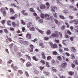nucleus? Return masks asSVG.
<instances>
[{
  "instance_id": "1",
  "label": "nucleus",
  "mask_w": 78,
  "mask_h": 78,
  "mask_svg": "<svg viewBox=\"0 0 78 78\" xmlns=\"http://www.w3.org/2000/svg\"><path fill=\"white\" fill-rule=\"evenodd\" d=\"M40 16L42 19H45L46 20H50V19H53V17L51 16L50 15L47 13H45L44 14L41 13L40 14Z\"/></svg>"
},
{
  "instance_id": "2",
  "label": "nucleus",
  "mask_w": 78,
  "mask_h": 78,
  "mask_svg": "<svg viewBox=\"0 0 78 78\" xmlns=\"http://www.w3.org/2000/svg\"><path fill=\"white\" fill-rule=\"evenodd\" d=\"M69 23H74V25H78V21L76 20H71L69 22Z\"/></svg>"
},
{
  "instance_id": "3",
  "label": "nucleus",
  "mask_w": 78,
  "mask_h": 78,
  "mask_svg": "<svg viewBox=\"0 0 78 78\" xmlns=\"http://www.w3.org/2000/svg\"><path fill=\"white\" fill-rule=\"evenodd\" d=\"M19 42L21 43V44H25V42H26V41H23V38L19 37Z\"/></svg>"
},
{
  "instance_id": "4",
  "label": "nucleus",
  "mask_w": 78,
  "mask_h": 78,
  "mask_svg": "<svg viewBox=\"0 0 78 78\" xmlns=\"http://www.w3.org/2000/svg\"><path fill=\"white\" fill-rule=\"evenodd\" d=\"M11 67L12 68V69H13L14 71H17V70H18V68L17 67L15 66H14V64H12L11 65Z\"/></svg>"
},
{
  "instance_id": "5",
  "label": "nucleus",
  "mask_w": 78,
  "mask_h": 78,
  "mask_svg": "<svg viewBox=\"0 0 78 78\" xmlns=\"http://www.w3.org/2000/svg\"><path fill=\"white\" fill-rule=\"evenodd\" d=\"M50 45L51 47L53 48H57L58 46H57V45L56 44H53L52 43H50Z\"/></svg>"
},
{
  "instance_id": "6",
  "label": "nucleus",
  "mask_w": 78,
  "mask_h": 78,
  "mask_svg": "<svg viewBox=\"0 0 78 78\" xmlns=\"http://www.w3.org/2000/svg\"><path fill=\"white\" fill-rule=\"evenodd\" d=\"M67 65V63L65 62H63L62 63V67L64 68V67H66V66Z\"/></svg>"
},
{
  "instance_id": "7",
  "label": "nucleus",
  "mask_w": 78,
  "mask_h": 78,
  "mask_svg": "<svg viewBox=\"0 0 78 78\" xmlns=\"http://www.w3.org/2000/svg\"><path fill=\"white\" fill-rule=\"evenodd\" d=\"M21 13L24 16H28V13L25 10H23L21 12Z\"/></svg>"
},
{
  "instance_id": "8",
  "label": "nucleus",
  "mask_w": 78,
  "mask_h": 78,
  "mask_svg": "<svg viewBox=\"0 0 78 78\" xmlns=\"http://www.w3.org/2000/svg\"><path fill=\"white\" fill-rule=\"evenodd\" d=\"M58 34H58V35H57V38H62V35L61 32H58Z\"/></svg>"
},
{
  "instance_id": "9",
  "label": "nucleus",
  "mask_w": 78,
  "mask_h": 78,
  "mask_svg": "<svg viewBox=\"0 0 78 78\" xmlns=\"http://www.w3.org/2000/svg\"><path fill=\"white\" fill-rule=\"evenodd\" d=\"M62 44L65 46H67V41L66 40H64L62 41Z\"/></svg>"
},
{
  "instance_id": "10",
  "label": "nucleus",
  "mask_w": 78,
  "mask_h": 78,
  "mask_svg": "<svg viewBox=\"0 0 78 78\" xmlns=\"http://www.w3.org/2000/svg\"><path fill=\"white\" fill-rule=\"evenodd\" d=\"M31 26H33V25H32V23L31 22H29L27 24V28H30Z\"/></svg>"
},
{
  "instance_id": "11",
  "label": "nucleus",
  "mask_w": 78,
  "mask_h": 78,
  "mask_svg": "<svg viewBox=\"0 0 78 78\" xmlns=\"http://www.w3.org/2000/svg\"><path fill=\"white\" fill-rule=\"evenodd\" d=\"M30 52H33V48H34V47H33V46L32 45H30Z\"/></svg>"
},
{
  "instance_id": "12",
  "label": "nucleus",
  "mask_w": 78,
  "mask_h": 78,
  "mask_svg": "<svg viewBox=\"0 0 78 78\" xmlns=\"http://www.w3.org/2000/svg\"><path fill=\"white\" fill-rule=\"evenodd\" d=\"M26 37L28 39H31V35L30 34H27Z\"/></svg>"
},
{
  "instance_id": "13",
  "label": "nucleus",
  "mask_w": 78,
  "mask_h": 78,
  "mask_svg": "<svg viewBox=\"0 0 78 78\" xmlns=\"http://www.w3.org/2000/svg\"><path fill=\"white\" fill-rule=\"evenodd\" d=\"M40 8L42 9H44L46 8V6L44 5H41Z\"/></svg>"
},
{
  "instance_id": "14",
  "label": "nucleus",
  "mask_w": 78,
  "mask_h": 78,
  "mask_svg": "<svg viewBox=\"0 0 78 78\" xmlns=\"http://www.w3.org/2000/svg\"><path fill=\"white\" fill-rule=\"evenodd\" d=\"M55 9H57V8L56 7H51V11L52 12H55Z\"/></svg>"
},
{
  "instance_id": "15",
  "label": "nucleus",
  "mask_w": 78,
  "mask_h": 78,
  "mask_svg": "<svg viewBox=\"0 0 78 78\" xmlns=\"http://www.w3.org/2000/svg\"><path fill=\"white\" fill-rule=\"evenodd\" d=\"M29 30L31 31H35V28L34 27H30Z\"/></svg>"
},
{
  "instance_id": "16",
  "label": "nucleus",
  "mask_w": 78,
  "mask_h": 78,
  "mask_svg": "<svg viewBox=\"0 0 78 78\" xmlns=\"http://www.w3.org/2000/svg\"><path fill=\"white\" fill-rule=\"evenodd\" d=\"M16 56L18 58H20V56H22V54H21V53L20 52H18L16 53Z\"/></svg>"
},
{
  "instance_id": "17",
  "label": "nucleus",
  "mask_w": 78,
  "mask_h": 78,
  "mask_svg": "<svg viewBox=\"0 0 78 78\" xmlns=\"http://www.w3.org/2000/svg\"><path fill=\"white\" fill-rule=\"evenodd\" d=\"M62 12L65 14H68V13H70V12L67 10H64Z\"/></svg>"
},
{
  "instance_id": "18",
  "label": "nucleus",
  "mask_w": 78,
  "mask_h": 78,
  "mask_svg": "<svg viewBox=\"0 0 78 78\" xmlns=\"http://www.w3.org/2000/svg\"><path fill=\"white\" fill-rule=\"evenodd\" d=\"M37 30H38V31L41 33V34H44V31H42V30H39V29L37 28H36Z\"/></svg>"
},
{
  "instance_id": "19",
  "label": "nucleus",
  "mask_w": 78,
  "mask_h": 78,
  "mask_svg": "<svg viewBox=\"0 0 78 78\" xmlns=\"http://www.w3.org/2000/svg\"><path fill=\"white\" fill-rule=\"evenodd\" d=\"M32 65L30 62H27L26 64V66L27 67H30V66H32Z\"/></svg>"
},
{
  "instance_id": "20",
  "label": "nucleus",
  "mask_w": 78,
  "mask_h": 78,
  "mask_svg": "<svg viewBox=\"0 0 78 78\" xmlns=\"http://www.w3.org/2000/svg\"><path fill=\"white\" fill-rule=\"evenodd\" d=\"M71 48V51L74 53H76V49L75 48L73 47H72Z\"/></svg>"
},
{
  "instance_id": "21",
  "label": "nucleus",
  "mask_w": 78,
  "mask_h": 78,
  "mask_svg": "<svg viewBox=\"0 0 78 78\" xmlns=\"http://www.w3.org/2000/svg\"><path fill=\"white\" fill-rule=\"evenodd\" d=\"M41 56L43 59H45L46 57H45V53L44 52H42Z\"/></svg>"
},
{
  "instance_id": "22",
  "label": "nucleus",
  "mask_w": 78,
  "mask_h": 78,
  "mask_svg": "<svg viewBox=\"0 0 78 78\" xmlns=\"http://www.w3.org/2000/svg\"><path fill=\"white\" fill-rule=\"evenodd\" d=\"M46 6L47 7V9H49L50 8V4L48 2H46Z\"/></svg>"
},
{
  "instance_id": "23",
  "label": "nucleus",
  "mask_w": 78,
  "mask_h": 78,
  "mask_svg": "<svg viewBox=\"0 0 78 78\" xmlns=\"http://www.w3.org/2000/svg\"><path fill=\"white\" fill-rule=\"evenodd\" d=\"M12 26L13 27H16L17 26V23L15 22H12Z\"/></svg>"
},
{
  "instance_id": "24",
  "label": "nucleus",
  "mask_w": 78,
  "mask_h": 78,
  "mask_svg": "<svg viewBox=\"0 0 78 78\" xmlns=\"http://www.w3.org/2000/svg\"><path fill=\"white\" fill-rule=\"evenodd\" d=\"M57 59H58V60L59 61H62V58L61 57V56H58L57 57Z\"/></svg>"
},
{
  "instance_id": "25",
  "label": "nucleus",
  "mask_w": 78,
  "mask_h": 78,
  "mask_svg": "<svg viewBox=\"0 0 78 78\" xmlns=\"http://www.w3.org/2000/svg\"><path fill=\"white\" fill-rule=\"evenodd\" d=\"M51 34V31L50 30H48L46 32V34L47 35H50Z\"/></svg>"
},
{
  "instance_id": "26",
  "label": "nucleus",
  "mask_w": 78,
  "mask_h": 78,
  "mask_svg": "<svg viewBox=\"0 0 78 78\" xmlns=\"http://www.w3.org/2000/svg\"><path fill=\"white\" fill-rule=\"evenodd\" d=\"M74 72L72 71H70L69 72V75H71V76H72V75H74Z\"/></svg>"
},
{
  "instance_id": "27",
  "label": "nucleus",
  "mask_w": 78,
  "mask_h": 78,
  "mask_svg": "<svg viewBox=\"0 0 78 78\" xmlns=\"http://www.w3.org/2000/svg\"><path fill=\"white\" fill-rule=\"evenodd\" d=\"M43 73H44V75H49V74H50V73L48 72L44 71L43 72Z\"/></svg>"
},
{
  "instance_id": "28",
  "label": "nucleus",
  "mask_w": 78,
  "mask_h": 78,
  "mask_svg": "<svg viewBox=\"0 0 78 78\" xmlns=\"http://www.w3.org/2000/svg\"><path fill=\"white\" fill-rule=\"evenodd\" d=\"M40 62L43 64V65H45V61L43 60H41Z\"/></svg>"
},
{
  "instance_id": "29",
  "label": "nucleus",
  "mask_w": 78,
  "mask_h": 78,
  "mask_svg": "<svg viewBox=\"0 0 78 78\" xmlns=\"http://www.w3.org/2000/svg\"><path fill=\"white\" fill-rule=\"evenodd\" d=\"M71 58L72 59H75V56L73 54H71Z\"/></svg>"
},
{
  "instance_id": "30",
  "label": "nucleus",
  "mask_w": 78,
  "mask_h": 78,
  "mask_svg": "<svg viewBox=\"0 0 78 78\" xmlns=\"http://www.w3.org/2000/svg\"><path fill=\"white\" fill-rule=\"evenodd\" d=\"M11 41H12V39L10 38L7 39L6 40V42H11Z\"/></svg>"
},
{
  "instance_id": "31",
  "label": "nucleus",
  "mask_w": 78,
  "mask_h": 78,
  "mask_svg": "<svg viewBox=\"0 0 78 78\" xmlns=\"http://www.w3.org/2000/svg\"><path fill=\"white\" fill-rule=\"evenodd\" d=\"M51 70H52V71H53V72H56L57 71L56 69H55V68L54 67H51Z\"/></svg>"
},
{
  "instance_id": "32",
  "label": "nucleus",
  "mask_w": 78,
  "mask_h": 78,
  "mask_svg": "<svg viewBox=\"0 0 78 78\" xmlns=\"http://www.w3.org/2000/svg\"><path fill=\"white\" fill-rule=\"evenodd\" d=\"M10 12L11 14H14V11L12 9H10Z\"/></svg>"
},
{
  "instance_id": "33",
  "label": "nucleus",
  "mask_w": 78,
  "mask_h": 78,
  "mask_svg": "<svg viewBox=\"0 0 78 78\" xmlns=\"http://www.w3.org/2000/svg\"><path fill=\"white\" fill-rule=\"evenodd\" d=\"M44 39L45 41H48L49 38H48V37H44Z\"/></svg>"
},
{
  "instance_id": "34",
  "label": "nucleus",
  "mask_w": 78,
  "mask_h": 78,
  "mask_svg": "<svg viewBox=\"0 0 78 78\" xmlns=\"http://www.w3.org/2000/svg\"><path fill=\"white\" fill-rule=\"evenodd\" d=\"M33 59H34V60H35V61H39V59L37 58H36V56H34L32 57Z\"/></svg>"
},
{
  "instance_id": "35",
  "label": "nucleus",
  "mask_w": 78,
  "mask_h": 78,
  "mask_svg": "<svg viewBox=\"0 0 78 78\" xmlns=\"http://www.w3.org/2000/svg\"><path fill=\"white\" fill-rule=\"evenodd\" d=\"M34 72L35 73V74H37L39 73V72L37 69H35L34 71Z\"/></svg>"
},
{
  "instance_id": "36",
  "label": "nucleus",
  "mask_w": 78,
  "mask_h": 78,
  "mask_svg": "<svg viewBox=\"0 0 78 78\" xmlns=\"http://www.w3.org/2000/svg\"><path fill=\"white\" fill-rule=\"evenodd\" d=\"M42 40L40 41L39 42V45L40 46H42V45H44V44H43V43H42Z\"/></svg>"
},
{
  "instance_id": "37",
  "label": "nucleus",
  "mask_w": 78,
  "mask_h": 78,
  "mask_svg": "<svg viewBox=\"0 0 78 78\" xmlns=\"http://www.w3.org/2000/svg\"><path fill=\"white\" fill-rule=\"evenodd\" d=\"M52 53L54 55H58V53L56 51H53Z\"/></svg>"
},
{
  "instance_id": "38",
  "label": "nucleus",
  "mask_w": 78,
  "mask_h": 78,
  "mask_svg": "<svg viewBox=\"0 0 78 78\" xmlns=\"http://www.w3.org/2000/svg\"><path fill=\"white\" fill-rule=\"evenodd\" d=\"M29 10L31 12H35V11L34 10V9H33V8H32L29 9Z\"/></svg>"
},
{
  "instance_id": "39",
  "label": "nucleus",
  "mask_w": 78,
  "mask_h": 78,
  "mask_svg": "<svg viewBox=\"0 0 78 78\" xmlns=\"http://www.w3.org/2000/svg\"><path fill=\"white\" fill-rule=\"evenodd\" d=\"M53 15L55 17V18H58V16H57V13L54 12L53 13Z\"/></svg>"
},
{
  "instance_id": "40",
  "label": "nucleus",
  "mask_w": 78,
  "mask_h": 78,
  "mask_svg": "<svg viewBox=\"0 0 78 78\" xmlns=\"http://www.w3.org/2000/svg\"><path fill=\"white\" fill-rule=\"evenodd\" d=\"M59 17L61 19H63V20H64V19H65V17L64 16H62V15H60L59 16Z\"/></svg>"
},
{
  "instance_id": "41",
  "label": "nucleus",
  "mask_w": 78,
  "mask_h": 78,
  "mask_svg": "<svg viewBox=\"0 0 78 78\" xmlns=\"http://www.w3.org/2000/svg\"><path fill=\"white\" fill-rule=\"evenodd\" d=\"M7 25H11V22L10 20H9L7 21Z\"/></svg>"
},
{
  "instance_id": "42",
  "label": "nucleus",
  "mask_w": 78,
  "mask_h": 78,
  "mask_svg": "<svg viewBox=\"0 0 78 78\" xmlns=\"http://www.w3.org/2000/svg\"><path fill=\"white\" fill-rule=\"evenodd\" d=\"M51 37H55L56 36V34L54 33V34H51Z\"/></svg>"
},
{
  "instance_id": "43",
  "label": "nucleus",
  "mask_w": 78,
  "mask_h": 78,
  "mask_svg": "<svg viewBox=\"0 0 78 78\" xmlns=\"http://www.w3.org/2000/svg\"><path fill=\"white\" fill-rule=\"evenodd\" d=\"M23 1H24V2H26L27 4V6H28V5H29L30 3L28 2V0H23Z\"/></svg>"
},
{
  "instance_id": "44",
  "label": "nucleus",
  "mask_w": 78,
  "mask_h": 78,
  "mask_svg": "<svg viewBox=\"0 0 78 78\" xmlns=\"http://www.w3.org/2000/svg\"><path fill=\"white\" fill-rule=\"evenodd\" d=\"M12 62V61L11 60H9L8 62V65L9 66Z\"/></svg>"
},
{
  "instance_id": "45",
  "label": "nucleus",
  "mask_w": 78,
  "mask_h": 78,
  "mask_svg": "<svg viewBox=\"0 0 78 78\" xmlns=\"http://www.w3.org/2000/svg\"><path fill=\"white\" fill-rule=\"evenodd\" d=\"M18 72L20 75H22L23 74V72H22V70H19Z\"/></svg>"
},
{
  "instance_id": "46",
  "label": "nucleus",
  "mask_w": 78,
  "mask_h": 78,
  "mask_svg": "<svg viewBox=\"0 0 78 78\" xmlns=\"http://www.w3.org/2000/svg\"><path fill=\"white\" fill-rule=\"evenodd\" d=\"M20 60L21 61V62H24L25 61V60H24L21 58H20Z\"/></svg>"
},
{
  "instance_id": "47",
  "label": "nucleus",
  "mask_w": 78,
  "mask_h": 78,
  "mask_svg": "<svg viewBox=\"0 0 78 78\" xmlns=\"http://www.w3.org/2000/svg\"><path fill=\"white\" fill-rule=\"evenodd\" d=\"M67 33L68 34H69V35H71V34H72V33H71L70 31L69 30H68L67 31Z\"/></svg>"
},
{
  "instance_id": "48",
  "label": "nucleus",
  "mask_w": 78,
  "mask_h": 78,
  "mask_svg": "<svg viewBox=\"0 0 78 78\" xmlns=\"http://www.w3.org/2000/svg\"><path fill=\"white\" fill-rule=\"evenodd\" d=\"M51 59V56H49L47 58V60H50Z\"/></svg>"
},
{
  "instance_id": "49",
  "label": "nucleus",
  "mask_w": 78,
  "mask_h": 78,
  "mask_svg": "<svg viewBox=\"0 0 78 78\" xmlns=\"http://www.w3.org/2000/svg\"><path fill=\"white\" fill-rule=\"evenodd\" d=\"M21 24L22 25H26V23H25V22H24V21H23V20H21Z\"/></svg>"
},
{
  "instance_id": "50",
  "label": "nucleus",
  "mask_w": 78,
  "mask_h": 78,
  "mask_svg": "<svg viewBox=\"0 0 78 78\" xmlns=\"http://www.w3.org/2000/svg\"><path fill=\"white\" fill-rule=\"evenodd\" d=\"M55 42L57 43V44H59V40H57L56 39H55Z\"/></svg>"
},
{
  "instance_id": "51",
  "label": "nucleus",
  "mask_w": 78,
  "mask_h": 78,
  "mask_svg": "<svg viewBox=\"0 0 78 78\" xmlns=\"http://www.w3.org/2000/svg\"><path fill=\"white\" fill-rule=\"evenodd\" d=\"M14 50L15 51H17L18 50V48H17V47L16 46H15L14 47Z\"/></svg>"
},
{
  "instance_id": "52",
  "label": "nucleus",
  "mask_w": 78,
  "mask_h": 78,
  "mask_svg": "<svg viewBox=\"0 0 78 78\" xmlns=\"http://www.w3.org/2000/svg\"><path fill=\"white\" fill-rule=\"evenodd\" d=\"M26 56L27 58H28V59H29V60H30V59H31V58H30V57L29 55H26Z\"/></svg>"
},
{
  "instance_id": "53",
  "label": "nucleus",
  "mask_w": 78,
  "mask_h": 78,
  "mask_svg": "<svg viewBox=\"0 0 78 78\" xmlns=\"http://www.w3.org/2000/svg\"><path fill=\"white\" fill-rule=\"evenodd\" d=\"M46 66L48 67H50V65H49V63H48V62H47L46 63Z\"/></svg>"
},
{
  "instance_id": "54",
  "label": "nucleus",
  "mask_w": 78,
  "mask_h": 78,
  "mask_svg": "<svg viewBox=\"0 0 78 78\" xmlns=\"http://www.w3.org/2000/svg\"><path fill=\"white\" fill-rule=\"evenodd\" d=\"M51 62L52 64H54L55 63V60L54 59L52 60L51 61Z\"/></svg>"
},
{
  "instance_id": "55",
  "label": "nucleus",
  "mask_w": 78,
  "mask_h": 78,
  "mask_svg": "<svg viewBox=\"0 0 78 78\" xmlns=\"http://www.w3.org/2000/svg\"><path fill=\"white\" fill-rule=\"evenodd\" d=\"M2 12L4 16H6V12L5 11H3V12Z\"/></svg>"
},
{
  "instance_id": "56",
  "label": "nucleus",
  "mask_w": 78,
  "mask_h": 78,
  "mask_svg": "<svg viewBox=\"0 0 78 78\" xmlns=\"http://www.w3.org/2000/svg\"><path fill=\"white\" fill-rule=\"evenodd\" d=\"M39 22L40 23H43V20L40 19L39 20Z\"/></svg>"
},
{
  "instance_id": "57",
  "label": "nucleus",
  "mask_w": 78,
  "mask_h": 78,
  "mask_svg": "<svg viewBox=\"0 0 78 78\" xmlns=\"http://www.w3.org/2000/svg\"><path fill=\"white\" fill-rule=\"evenodd\" d=\"M54 20L56 24H58V21L57 20L55 19Z\"/></svg>"
},
{
  "instance_id": "58",
  "label": "nucleus",
  "mask_w": 78,
  "mask_h": 78,
  "mask_svg": "<svg viewBox=\"0 0 78 78\" xmlns=\"http://www.w3.org/2000/svg\"><path fill=\"white\" fill-rule=\"evenodd\" d=\"M73 39H74V37H70V40L71 41H73Z\"/></svg>"
},
{
  "instance_id": "59",
  "label": "nucleus",
  "mask_w": 78,
  "mask_h": 78,
  "mask_svg": "<svg viewBox=\"0 0 78 78\" xmlns=\"http://www.w3.org/2000/svg\"><path fill=\"white\" fill-rule=\"evenodd\" d=\"M65 55H66V56H70V54H69V53L68 52H66L65 53Z\"/></svg>"
},
{
  "instance_id": "60",
  "label": "nucleus",
  "mask_w": 78,
  "mask_h": 78,
  "mask_svg": "<svg viewBox=\"0 0 78 78\" xmlns=\"http://www.w3.org/2000/svg\"><path fill=\"white\" fill-rule=\"evenodd\" d=\"M4 31L5 33H6V34H7V33H8V30H7V29H4Z\"/></svg>"
},
{
  "instance_id": "61",
  "label": "nucleus",
  "mask_w": 78,
  "mask_h": 78,
  "mask_svg": "<svg viewBox=\"0 0 78 78\" xmlns=\"http://www.w3.org/2000/svg\"><path fill=\"white\" fill-rule=\"evenodd\" d=\"M69 17L71 19H73V16L69 15Z\"/></svg>"
},
{
  "instance_id": "62",
  "label": "nucleus",
  "mask_w": 78,
  "mask_h": 78,
  "mask_svg": "<svg viewBox=\"0 0 78 78\" xmlns=\"http://www.w3.org/2000/svg\"><path fill=\"white\" fill-rule=\"evenodd\" d=\"M11 6H14V7H17V5L14 4V3L11 4Z\"/></svg>"
},
{
  "instance_id": "63",
  "label": "nucleus",
  "mask_w": 78,
  "mask_h": 78,
  "mask_svg": "<svg viewBox=\"0 0 78 78\" xmlns=\"http://www.w3.org/2000/svg\"><path fill=\"white\" fill-rule=\"evenodd\" d=\"M65 26L64 25H63L62 27H61V29L62 30H64V29H65Z\"/></svg>"
},
{
  "instance_id": "64",
  "label": "nucleus",
  "mask_w": 78,
  "mask_h": 78,
  "mask_svg": "<svg viewBox=\"0 0 78 78\" xmlns=\"http://www.w3.org/2000/svg\"><path fill=\"white\" fill-rule=\"evenodd\" d=\"M59 76L60 78H66V77L63 76Z\"/></svg>"
}]
</instances>
